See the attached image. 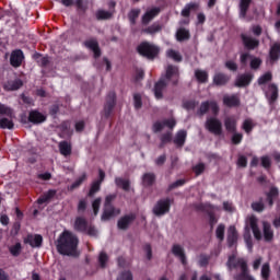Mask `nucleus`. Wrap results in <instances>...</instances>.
Segmentation results:
<instances>
[{
    "instance_id": "f257e3e1",
    "label": "nucleus",
    "mask_w": 280,
    "mask_h": 280,
    "mask_svg": "<svg viewBox=\"0 0 280 280\" xmlns=\"http://www.w3.org/2000/svg\"><path fill=\"white\" fill-rule=\"evenodd\" d=\"M137 52L147 60H154L161 54V48L150 42H142L137 46Z\"/></svg>"
},
{
    "instance_id": "f03ea898",
    "label": "nucleus",
    "mask_w": 280,
    "mask_h": 280,
    "mask_svg": "<svg viewBox=\"0 0 280 280\" xmlns=\"http://www.w3.org/2000/svg\"><path fill=\"white\" fill-rule=\"evenodd\" d=\"M56 246L60 255H71V233L63 232L59 236Z\"/></svg>"
},
{
    "instance_id": "7ed1b4c3",
    "label": "nucleus",
    "mask_w": 280,
    "mask_h": 280,
    "mask_svg": "<svg viewBox=\"0 0 280 280\" xmlns=\"http://www.w3.org/2000/svg\"><path fill=\"white\" fill-rule=\"evenodd\" d=\"M205 128L210 135H214V137H221L222 132H224L222 120L218 117H208L205 122Z\"/></svg>"
},
{
    "instance_id": "20e7f679",
    "label": "nucleus",
    "mask_w": 280,
    "mask_h": 280,
    "mask_svg": "<svg viewBox=\"0 0 280 280\" xmlns=\"http://www.w3.org/2000/svg\"><path fill=\"white\" fill-rule=\"evenodd\" d=\"M115 106H117V94L115 91L108 92L103 109L102 117L103 119H109L110 115H113V110H115Z\"/></svg>"
},
{
    "instance_id": "39448f33",
    "label": "nucleus",
    "mask_w": 280,
    "mask_h": 280,
    "mask_svg": "<svg viewBox=\"0 0 280 280\" xmlns=\"http://www.w3.org/2000/svg\"><path fill=\"white\" fill-rule=\"evenodd\" d=\"M171 209H172V199L164 198L156 201L152 211L156 215V218H161L163 215H166V213Z\"/></svg>"
},
{
    "instance_id": "423d86ee",
    "label": "nucleus",
    "mask_w": 280,
    "mask_h": 280,
    "mask_svg": "<svg viewBox=\"0 0 280 280\" xmlns=\"http://www.w3.org/2000/svg\"><path fill=\"white\" fill-rule=\"evenodd\" d=\"M241 40L247 51H255V49H258L260 45V42L257 37H253L246 34H241Z\"/></svg>"
},
{
    "instance_id": "0eeeda50",
    "label": "nucleus",
    "mask_w": 280,
    "mask_h": 280,
    "mask_svg": "<svg viewBox=\"0 0 280 280\" xmlns=\"http://www.w3.org/2000/svg\"><path fill=\"white\" fill-rule=\"evenodd\" d=\"M105 178H106V173L102 168H100L98 170V179L94 180L91 184L90 190L88 192L89 198H93L95 196V194H97V191H100V189H102V184L104 183Z\"/></svg>"
},
{
    "instance_id": "6e6552de",
    "label": "nucleus",
    "mask_w": 280,
    "mask_h": 280,
    "mask_svg": "<svg viewBox=\"0 0 280 280\" xmlns=\"http://www.w3.org/2000/svg\"><path fill=\"white\" fill-rule=\"evenodd\" d=\"M253 78H255V75L250 72L238 74L235 79L234 86H237V89H246V86H250Z\"/></svg>"
},
{
    "instance_id": "1a4fd4ad",
    "label": "nucleus",
    "mask_w": 280,
    "mask_h": 280,
    "mask_svg": "<svg viewBox=\"0 0 280 280\" xmlns=\"http://www.w3.org/2000/svg\"><path fill=\"white\" fill-rule=\"evenodd\" d=\"M180 78V72L178 71V67L168 65L166 68L165 80L170 82L172 80V84L176 86L178 84V79Z\"/></svg>"
},
{
    "instance_id": "9d476101",
    "label": "nucleus",
    "mask_w": 280,
    "mask_h": 280,
    "mask_svg": "<svg viewBox=\"0 0 280 280\" xmlns=\"http://www.w3.org/2000/svg\"><path fill=\"white\" fill-rule=\"evenodd\" d=\"M135 220H137V215L135 213L121 217L117 222L119 231H128V229H130V224H132Z\"/></svg>"
},
{
    "instance_id": "9b49d317",
    "label": "nucleus",
    "mask_w": 280,
    "mask_h": 280,
    "mask_svg": "<svg viewBox=\"0 0 280 280\" xmlns=\"http://www.w3.org/2000/svg\"><path fill=\"white\" fill-rule=\"evenodd\" d=\"M244 265H245V268H248V264L246 262V260H244V258L236 259L235 254H232L228 258L226 267L229 268V270H235V268L241 267V271H242V266Z\"/></svg>"
},
{
    "instance_id": "f8f14e48",
    "label": "nucleus",
    "mask_w": 280,
    "mask_h": 280,
    "mask_svg": "<svg viewBox=\"0 0 280 280\" xmlns=\"http://www.w3.org/2000/svg\"><path fill=\"white\" fill-rule=\"evenodd\" d=\"M119 213H121V210L116 209L115 206H104L101 220L102 222H108V220L115 218L116 215H119Z\"/></svg>"
},
{
    "instance_id": "ddd939ff",
    "label": "nucleus",
    "mask_w": 280,
    "mask_h": 280,
    "mask_svg": "<svg viewBox=\"0 0 280 280\" xmlns=\"http://www.w3.org/2000/svg\"><path fill=\"white\" fill-rule=\"evenodd\" d=\"M159 14H161V8H159V7L148 10L142 15V19H141L142 25H150L151 21H154V19H156V16H159Z\"/></svg>"
},
{
    "instance_id": "4468645a",
    "label": "nucleus",
    "mask_w": 280,
    "mask_h": 280,
    "mask_svg": "<svg viewBox=\"0 0 280 280\" xmlns=\"http://www.w3.org/2000/svg\"><path fill=\"white\" fill-rule=\"evenodd\" d=\"M167 89V81L165 79H160L153 88V93L155 100H163V91Z\"/></svg>"
},
{
    "instance_id": "2eb2a0df",
    "label": "nucleus",
    "mask_w": 280,
    "mask_h": 280,
    "mask_svg": "<svg viewBox=\"0 0 280 280\" xmlns=\"http://www.w3.org/2000/svg\"><path fill=\"white\" fill-rule=\"evenodd\" d=\"M83 45L93 51L94 58H100L102 56V49H100V43H97V39H88Z\"/></svg>"
},
{
    "instance_id": "dca6fc26",
    "label": "nucleus",
    "mask_w": 280,
    "mask_h": 280,
    "mask_svg": "<svg viewBox=\"0 0 280 280\" xmlns=\"http://www.w3.org/2000/svg\"><path fill=\"white\" fill-rule=\"evenodd\" d=\"M172 253L175 257H178L183 266H187V256L185 255V249L179 244H174L172 246Z\"/></svg>"
},
{
    "instance_id": "f3484780",
    "label": "nucleus",
    "mask_w": 280,
    "mask_h": 280,
    "mask_svg": "<svg viewBox=\"0 0 280 280\" xmlns=\"http://www.w3.org/2000/svg\"><path fill=\"white\" fill-rule=\"evenodd\" d=\"M223 104L228 108H237V106H240V104H241L240 96L235 95V94L225 95V96H223Z\"/></svg>"
},
{
    "instance_id": "a211bd4d",
    "label": "nucleus",
    "mask_w": 280,
    "mask_h": 280,
    "mask_svg": "<svg viewBox=\"0 0 280 280\" xmlns=\"http://www.w3.org/2000/svg\"><path fill=\"white\" fill-rule=\"evenodd\" d=\"M226 132H237V119L233 116H228L223 120Z\"/></svg>"
},
{
    "instance_id": "6ab92c4d",
    "label": "nucleus",
    "mask_w": 280,
    "mask_h": 280,
    "mask_svg": "<svg viewBox=\"0 0 280 280\" xmlns=\"http://www.w3.org/2000/svg\"><path fill=\"white\" fill-rule=\"evenodd\" d=\"M231 80V77H229L225 73L218 72L214 74L212 82L215 86H226Z\"/></svg>"
},
{
    "instance_id": "aec40b11",
    "label": "nucleus",
    "mask_w": 280,
    "mask_h": 280,
    "mask_svg": "<svg viewBox=\"0 0 280 280\" xmlns=\"http://www.w3.org/2000/svg\"><path fill=\"white\" fill-rule=\"evenodd\" d=\"M269 93L270 94H266V97L269 102V104H275V102H277V100H279V88L277 86V84L275 83H270L269 84Z\"/></svg>"
},
{
    "instance_id": "412c9836",
    "label": "nucleus",
    "mask_w": 280,
    "mask_h": 280,
    "mask_svg": "<svg viewBox=\"0 0 280 280\" xmlns=\"http://www.w3.org/2000/svg\"><path fill=\"white\" fill-rule=\"evenodd\" d=\"M237 229L234 225H231L228 230V246L229 248H233L235 244H237Z\"/></svg>"
},
{
    "instance_id": "4be33fe9",
    "label": "nucleus",
    "mask_w": 280,
    "mask_h": 280,
    "mask_svg": "<svg viewBox=\"0 0 280 280\" xmlns=\"http://www.w3.org/2000/svg\"><path fill=\"white\" fill-rule=\"evenodd\" d=\"M262 235L265 242H272L275 240V231H272V225L269 222L262 223Z\"/></svg>"
},
{
    "instance_id": "5701e85b",
    "label": "nucleus",
    "mask_w": 280,
    "mask_h": 280,
    "mask_svg": "<svg viewBox=\"0 0 280 280\" xmlns=\"http://www.w3.org/2000/svg\"><path fill=\"white\" fill-rule=\"evenodd\" d=\"M24 58L25 56L23 55L22 50H14L11 54L10 62L12 67H19L20 65L23 63Z\"/></svg>"
},
{
    "instance_id": "b1692460",
    "label": "nucleus",
    "mask_w": 280,
    "mask_h": 280,
    "mask_svg": "<svg viewBox=\"0 0 280 280\" xmlns=\"http://www.w3.org/2000/svg\"><path fill=\"white\" fill-rule=\"evenodd\" d=\"M199 8L200 4L197 2L187 3L182 10V16H184L185 19H189V16H191V12H197Z\"/></svg>"
},
{
    "instance_id": "393cba45",
    "label": "nucleus",
    "mask_w": 280,
    "mask_h": 280,
    "mask_svg": "<svg viewBox=\"0 0 280 280\" xmlns=\"http://www.w3.org/2000/svg\"><path fill=\"white\" fill-rule=\"evenodd\" d=\"M269 59L271 62H278L280 59V43H273L269 49Z\"/></svg>"
},
{
    "instance_id": "a878e982",
    "label": "nucleus",
    "mask_w": 280,
    "mask_h": 280,
    "mask_svg": "<svg viewBox=\"0 0 280 280\" xmlns=\"http://www.w3.org/2000/svg\"><path fill=\"white\" fill-rule=\"evenodd\" d=\"M250 3H253V0H240V19H246V14H248V10L250 9Z\"/></svg>"
},
{
    "instance_id": "bb28decb",
    "label": "nucleus",
    "mask_w": 280,
    "mask_h": 280,
    "mask_svg": "<svg viewBox=\"0 0 280 280\" xmlns=\"http://www.w3.org/2000/svg\"><path fill=\"white\" fill-rule=\"evenodd\" d=\"M89 222L82 217H78L74 221V230L79 233H86Z\"/></svg>"
},
{
    "instance_id": "cd10ccee",
    "label": "nucleus",
    "mask_w": 280,
    "mask_h": 280,
    "mask_svg": "<svg viewBox=\"0 0 280 280\" xmlns=\"http://www.w3.org/2000/svg\"><path fill=\"white\" fill-rule=\"evenodd\" d=\"M189 38H191V33L189 32V30L185 27H179L177 30L176 40H178V43H185V40H189Z\"/></svg>"
},
{
    "instance_id": "c85d7f7f",
    "label": "nucleus",
    "mask_w": 280,
    "mask_h": 280,
    "mask_svg": "<svg viewBox=\"0 0 280 280\" xmlns=\"http://www.w3.org/2000/svg\"><path fill=\"white\" fill-rule=\"evenodd\" d=\"M185 141H187V131L186 130L177 131L173 140V143L177 145V148H183V145H185Z\"/></svg>"
},
{
    "instance_id": "c756f323",
    "label": "nucleus",
    "mask_w": 280,
    "mask_h": 280,
    "mask_svg": "<svg viewBox=\"0 0 280 280\" xmlns=\"http://www.w3.org/2000/svg\"><path fill=\"white\" fill-rule=\"evenodd\" d=\"M80 240L74 234H71V257L78 258L81 255V252L78 249Z\"/></svg>"
},
{
    "instance_id": "7c9ffc66",
    "label": "nucleus",
    "mask_w": 280,
    "mask_h": 280,
    "mask_svg": "<svg viewBox=\"0 0 280 280\" xmlns=\"http://www.w3.org/2000/svg\"><path fill=\"white\" fill-rule=\"evenodd\" d=\"M195 78L199 84H207L209 82V72L205 70H195Z\"/></svg>"
},
{
    "instance_id": "2f4dec72",
    "label": "nucleus",
    "mask_w": 280,
    "mask_h": 280,
    "mask_svg": "<svg viewBox=\"0 0 280 280\" xmlns=\"http://www.w3.org/2000/svg\"><path fill=\"white\" fill-rule=\"evenodd\" d=\"M234 280H255V277L248 272V267L245 264L242 265V272L234 276Z\"/></svg>"
},
{
    "instance_id": "473e14b6",
    "label": "nucleus",
    "mask_w": 280,
    "mask_h": 280,
    "mask_svg": "<svg viewBox=\"0 0 280 280\" xmlns=\"http://www.w3.org/2000/svg\"><path fill=\"white\" fill-rule=\"evenodd\" d=\"M26 242L32 246L33 248H38L43 244V236L35 234V235H28L26 238Z\"/></svg>"
},
{
    "instance_id": "72a5a7b5",
    "label": "nucleus",
    "mask_w": 280,
    "mask_h": 280,
    "mask_svg": "<svg viewBox=\"0 0 280 280\" xmlns=\"http://www.w3.org/2000/svg\"><path fill=\"white\" fill-rule=\"evenodd\" d=\"M249 225L253 231L255 240L259 242L261 240V231L259 230V225H257V219L252 218L249 220Z\"/></svg>"
},
{
    "instance_id": "f704fd0d",
    "label": "nucleus",
    "mask_w": 280,
    "mask_h": 280,
    "mask_svg": "<svg viewBox=\"0 0 280 280\" xmlns=\"http://www.w3.org/2000/svg\"><path fill=\"white\" fill-rule=\"evenodd\" d=\"M21 86H23V82L21 80H14L4 83L3 89L4 91H19Z\"/></svg>"
},
{
    "instance_id": "c9c22d12",
    "label": "nucleus",
    "mask_w": 280,
    "mask_h": 280,
    "mask_svg": "<svg viewBox=\"0 0 280 280\" xmlns=\"http://www.w3.org/2000/svg\"><path fill=\"white\" fill-rule=\"evenodd\" d=\"M1 117H9L12 119V117H14V110L10 106L0 103V119Z\"/></svg>"
},
{
    "instance_id": "e433bc0d",
    "label": "nucleus",
    "mask_w": 280,
    "mask_h": 280,
    "mask_svg": "<svg viewBox=\"0 0 280 280\" xmlns=\"http://www.w3.org/2000/svg\"><path fill=\"white\" fill-rule=\"evenodd\" d=\"M155 182L156 175H154V173H145L142 176V184L144 185V187H152V185H154Z\"/></svg>"
},
{
    "instance_id": "4c0bfd02",
    "label": "nucleus",
    "mask_w": 280,
    "mask_h": 280,
    "mask_svg": "<svg viewBox=\"0 0 280 280\" xmlns=\"http://www.w3.org/2000/svg\"><path fill=\"white\" fill-rule=\"evenodd\" d=\"M172 139H173V135L171 131L162 133L160 137L161 142L159 144L160 150H163V148H165V145H167V143H172Z\"/></svg>"
},
{
    "instance_id": "58836bf2",
    "label": "nucleus",
    "mask_w": 280,
    "mask_h": 280,
    "mask_svg": "<svg viewBox=\"0 0 280 280\" xmlns=\"http://www.w3.org/2000/svg\"><path fill=\"white\" fill-rule=\"evenodd\" d=\"M115 185L124 191H130V179H124L121 177L115 178Z\"/></svg>"
},
{
    "instance_id": "ea45409f",
    "label": "nucleus",
    "mask_w": 280,
    "mask_h": 280,
    "mask_svg": "<svg viewBox=\"0 0 280 280\" xmlns=\"http://www.w3.org/2000/svg\"><path fill=\"white\" fill-rule=\"evenodd\" d=\"M28 119L33 124H43V121H45L46 117H45V115H43L38 112H31Z\"/></svg>"
},
{
    "instance_id": "a19ab883",
    "label": "nucleus",
    "mask_w": 280,
    "mask_h": 280,
    "mask_svg": "<svg viewBox=\"0 0 280 280\" xmlns=\"http://www.w3.org/2000/svg\"><path fill=\"white\" fill-rule=\"evenodd\" d=\"M163 27L159 23H153L152 25L148 26L147 28L142 30L143 34H159Z\"/></svg>"
},
{
    "instance_id": "79ce46f5",
    "label": "nucleus",
    "mask_w": 280,
    "mask_h": 280,
    "mask_svg": "<svg viewBox=\"0 0 280 280\" xmlns=\"http://www.w3.org/2000/svg\"><path fill=\"white\" fill-rule=\"evenodd\" d=\"M71 5H75L78 12H86L89 10V4L84 0H71Z\"/></svg>"
},
{
    "instance_id": "37998d69",
    "label": "nucleus",
    "mask_w": 280,
    "mask_h": 280,
    "mask_svg": "<svg viewBox=\"0 0 280 280\" xmlns=\"http://www.w3.org/2000/svg\"><path fill=\"white\" fill-rule=\"evenodd\" d=\"M139 14H141V9H131L128 13V20L130 25H137V19H139Z\"/></svg>"
},
{
    "instance_id": "c03bdc74",
    "label": "nucleus",
    "mask_w": 280,
    "mask_h": 280,
    "mask_svg": "<svg viewBox=\"0 0 280 280\" xmlns=\"http://www.w3.org/2000/svg\"><path fill=\"white\" fill-rule=\"evenodd\" d=\"M96 19L97 21H108L113 19V12L105 11V10H98L96 11Z\"/></svg>"
},
{
    "instance_id": "a18cd8bd",
    "label": "nucleus",
    "mask_w": 280,
    "mask_h": 280,
    "mask_svg": "<svg viewBox=\"0 0 280 280\" xmlns=\"http://www.w3.org/2000/svg\"><path fill=\"white\" fill-rule=\"evenodd\" d=\"M210 110V104L209 101L202 102L197 110L198 117H205Z\"/></svg>"
},
{
    "instance_id": "49530a36",
    "label": "nucleus",
    "mask_w": 280,
    "mask_h": 280,
    "mask_svg": "<svg viewBox=\"0 0 280 280\" xmlns=\"http://www.w3.org/2000/svg\"><path fill=\"white\" fill-rule=\"evenodd\" d=\"M270 262H265L261 266L260 277L262 280H270Z\"/></svg>"
},
{
    "instance_id": "de8ad7c7",
    "label": "nucleus",
    "mask_w": 280,
    "mask_h": 280,
    "mask_svg": "<svg viewBox=\"0 0 280 280\" xmlns=\"http://www.w3.org/2000/svg\"><path fill=\"white\" fill-rule=\"evenodd\" d=\"M0 128L12 130V128H14V122L12 121V118H0Z\"/></svg>"
},
{
    "instance_id": "09e8293b",
    "label": "nucleus",
    "mask_w": 280,
    "mask_h": 280,
    "mask_svg": "<svg viewBox=\"0 0 280 280\" xmlns=\"http://www.w3.org/2000/svg\"><path fill=\"white\" fill-rule=\"evenodd\" d=\"M242 128L247 135H250L253 132V128H255V124L252 119H245L243 121Z\"/></svg>"
},
{
    "instance_id": "8fccbe9b",
    "label": "nucleus",
    "mask_w": 280,
    "mask_h": 280,
    "mask_svg": "<svg viewBox=\"0 0 280 280\" xmlns=\"http://www.w3.org/2000/svg\"><path fill=\"white\" fill-rule=\"evenodd\" d=\"M56 196V190H48L46 194L40 197L37 202L38 205H44V202H47L48 200H51Z\"/></svg>"
},
{
    "instance_id": "3c124183",
    "label": "nucleus",
    "mask_w": 280,
    "mask_h": 280,
    "mask_svg": "<svg viewBox=\"0 0 280 280\" xmlns=\"http://www.w3.org/2000/svg\"><path fill=\"white\" fill-rule=\"evenodd\" d=\"M196 106H198V102L196 100L183 101V108H185V110H195Z\"/></svg>"
},
{
    "instance_id": "603ef678",
    "label": "nucleus",
    "mask_w": 280,
    "mask_h": 280,
    "mask_svg": "<svg viewBox=\"0 0 280 280\" xmlns=\"http://www.w3.org/2000/svg\"><path fill=\"white\" fill-rule=\"evenodd\" d=\"M231 135H232L231 142L233 145H240V143H242V141L244 140L243 133L235 131V132H232Z\"/></svg>"
},
{
    "instance_id": "864d4df0",
    "label": "nucleus",
    "mask_w": 280,
    "mask_h": 280,
    "mask_svg": "<svg viewBox=\"0 0 280 280\" xmlns=\"http://www.w3.org/2000/svg\"><path fill=\"white\" fill-rule=\"evenodd\" d=\"M272 81V72H266L261 77L258 78V84L259 86H262V84H268V82Z\"/></svg>"
},
{
    "instance_id": "5fc2aeb1",
    "label": "nucleus",
    "mask_w": 280,
    "mask_h": 280,
    "mask_svg": "<svg viewBox=\"0 0 280 280\" xmlns=\"http://www.w3.org/2000/svg\"><path fill=\"white\" fill-rule=\"evenodd\" d=\"M59 150L63 156H69V154H71V145L67 142H60Z\"/></svg>"
},
{
    "instance_id": "6e6d98bb",
    "label": "nucleus",
    "mask_w": 280,
    "mask_h": 280,
    "mask_svg": "<svg viewBox=\"0 0 280 280\" xmlns=\"http://www.w3.org/2000/svg\"><path fill=\"white\" fill-rule=\"evenodd\" d=\"M167 57L175 60V62H182L183 61V56H180V54L178 51L174 50V49L167 50Z\"/></svg>"
},
{
    "instance_id": "4d7b16f0",
    "label": "nucleus",
    "mask_w": 280,
    "mask_h": 280,
    "mask_svg": "<svg viewBox=\"0 0 280 280\" xmlns=\"http://www.w3.org/2000/svg\"><path fill=\"white\" fill-rule=\"evenodd\" d=\"M116 280H135V277L132 276V271L124 270L118 275Z\"/></svg>"
},
{
    "instance_id": "13d9d810",
    "label": "nucleus",
    "mask_w": 280,
    "mask_h": 280,
    "mask_svg": "<svg viewBox=\"0 0 280 280\" xmlns=\"http://www.w3.org/2000/svg\"><path fill=\"white\" fill-rule=\"evenodd\" d=\"M133 106H135L136 110L141 109V107L143 106V101L141 98V94H139V93L133 94Z\"/></svg>"
},
{
    "instance_id": "bf43d9fd",
    "label": "nucleus",
    "mask_w": 280,
    "mask_h": 280,
    "mask_svg": "<svg viewBox=\"0 0 280 280\" xmlns=\"http://www.w3.org/2000/svg\"><path fill=\"white\" fill-rule=\"evenodd\" d=\"M261 59L259 57H254L252 58L250 62H249V67L250 69H253L254 71H257V69H259L261 67Z\"/></svg>"
},
{
    "instance_id": "052dcab7",
    "label": "nucleus",
    "mask_w": 280,
    "mask_h": 280,
    "mask_svg": "<svg viewBox=\"0 0 280 280\" xmlns=\"http://www.w3.org/2000/svg\"><path fill=\"white\" fill-rule=\"evenodd\" d=\"M225 226L224 224H219L218 228H217V231H215V235H217V238L220 240L221 242H224V231H225Z\"/></svg>"
},
{
    "instance_id": "680f3d73",
    "label": "nucleus",
    "mask_w": 280,
    "mask_h": 280,
    "mask_svg": "<svg viewBox=\"0 0 280 280\" xmlns=\"http://www.w3.org/2000/svg\"><path fill=\"white\" fill-rule=\"evenodd\" d=\"M98 264L101 268H106V264H108V254L106 252H102L98 256Z\"/></svg>"
},
{
    "instance_id": "e2e57ef3",
    "label": "nucleus",
    "mask_w": 280,
    "mask_h": 280,
    "mask_svg": "<svg viewBox=\"0 0 280 280\" xmlns=\"http://www.w3.org/2000/svg\"><path fill=\"white\" fill-rule=\"evenodd\" d=\"M185 183H187L186 179H177L176 182L168 185L167 191H173V189H176L178 187H183V185H185Z\"/></svg>"
},
{
    "instance_id": "0e129e2a",
    "label": "nucleus",
    "mask_w": 280,
    "mask_h": 280,
    "mask_svg": "<svg viewBox=\"0 0 280 280\" xmlns=\"http://www.w3.org/2000/svg\"><path fill=\"white\" fill-rule=\"evenodd\" d=\"M100 207H102V199L97 197L93 202H92V209L94 215H97L100 213Z\"/></svg>"
},
{
    "instance_id": "69168bd1",
    "label": "nucleus",
    "mask_w": 280,
    "mask_h": 280,
    "mask_svg": "<svg viewBox=\"0 0 280 280\" xmlns=\"http://www.w3.org/2000/svg\"><path fill=\"white\" fill-rule=\"evenodd\" d=\"M253 211H256L257 213H261L264 209H266V206L261 201H256L252 203Z\"/></svg>"
},
{
    "instance_id": "338daca9",
    "label": "nucleus",
    "mask_w": 280,
    "mask_h": 280,
    "mask_svg": "<svg viewBox=\"0 0 280 280\" xmlns=\"http://www.w3.org/2000/svg\"><path fill=\"white\" fill-rule=\"evenodd\" d=\"M84 180H86V173H83L74 183H72L71 189H78Z\"/></svg>"
},
{
    "instance_id": "774afa93",
    "label": "nucleus",
    "mask_w": 280,
    "mask_h": 280,
    "mask_svg": "<svg viewBox=\"0 0 280 280\" xmlns=\"http://www.w3.org/2000/svg\"><path fill=\"white\" fill-rule=\"evenodd\" d=\"M206 170L205 163H199L192 167L194 173L196 176H200Z\"/></svg>"
}]
</instances>
